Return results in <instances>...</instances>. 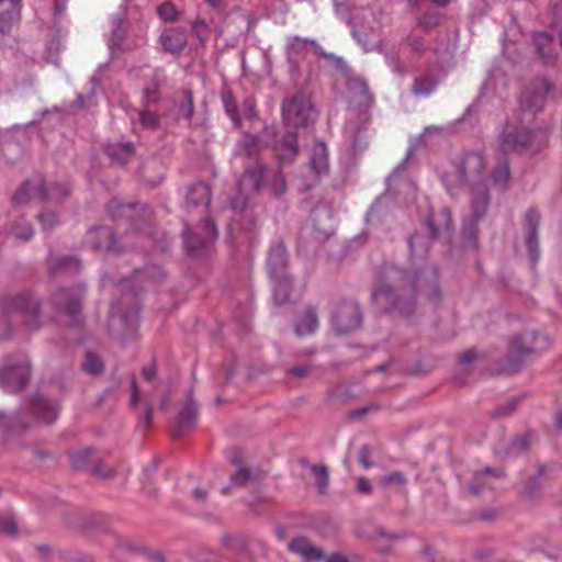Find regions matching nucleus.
Listing matches in <instances>:
<instances>
[{
    "label": "nucleus",
    "mask_w": 562,
    "mask_h": 562,
    "mask_svg": "<svg viewBox=\"0 0 562 562\" xmlns=\"http://www.w3.org/2000/svg\"><path fill=\"white\" fill-rule=\"evenodd\" d=\"M390 281V284L381 285L372 293L374 303L386 312H394L402 317L413 315L417 308L418 295L422 293L435 303L440 300L437 271L434 268L424 273L394 270Z\"/></svg>",
    "instance_id": "1"
},
{
    "label": "nucleus",
    "mask_w": 562,
    "mask_h": 562,
    "mask_svg": "<svg viewBox=\"0 0 562 562\" xmlns=\"http://www.w3.org/2000/svg\"><path fill=\"white\" fill-rule=\"evenodd\" d=\"M536 142V131L522 124L518 117H513L512 120H506L501 126L497 136V150L502 155L509 153L521 154L533 149Z\"/></svg>",
    "instance_id": "2"
},
{
    "label": "nucleus",
    "mask_w": 562,
    "mask_h": 562,
    "mask_svg": "<svg viewBox=\"0 0 562 562\" xmlns=\"http://www.w3.org/2000/svg\"><path fill=\"white\" fill-rule=\"evenodd\" d=\"M346 76V97L350 108L359 110L361 124L370 121L368 109L374 103V97L370 91L367 80L351 71L347 65V70H340Z\"/></svg>",
    "instance_id": "3"
},
{
    "label": "nucleus",
    "mask_w": 562,
    "mask_h": 562,
    "mask_svg": "<svg viewBox=\"0 0 562 562\" xmlns=\"http://www.w3.org/2000/svg\"><path fill=\"white\" fill-rule=\"evenodd\" d=\"M307 45L312 46L316 56L330 61L338 70H347V63L344 58L326 53L316 40L300 36H290L286 41L285 53L292 68H297L304 59Z\"/></svg>",
    "instance_id": "4"
},
{
    "label": "nucleus",
    "mask_w": 562,
    "mask_h": 562,
    "mask_svg": "<svg viewBox=\"0 0 562 562\" xmlns=\"http://www.w3.org/2000/svg\"><path fill=\"white\" fill-rule=\"evenodd\" d=\"M490 193L487 188L482 187L473 193L471 200V218L464 221L462 227V240L465 247L477 248V222L487 210Z\"/></svg>",
    "instance_id": "5"
},
{
    "label": "nucleus",
    "mask_w": 562,
    "mask_h": 562,
    "mask_svg": "<svg viewBox=\"0 0 562 562\" xmlns=\"http://www.w3.org/2000/svg\"><path fill=\"white\" fill-rule=\"evenodd\" d=\"M314 109L308 98L297 93L282 103L283 122L289 127L307 126L314 120Z\"/></svg>",
    "instance_id": "6"
},
{
    "label": "nucleus",
    "mask_w": 562,
    "mask_h": 562,
    "mask_svg": "<svg viewBox=\"0 0 562 562\" xmlns=\"http://www.w3.org/2000/svg\"><path fill=\"white\" fill-rule=\"evenodd\" d=\"M486 162L483 154L479 151L467 153L457 167V173L460 184H471L472 194L485 184L481 183L484 179Z\"/></svg>",
    "instance_id": "7"
},
{
    "label": "nucleus",
    "mask_w": 562,
    "mask_h": 562,
    "mask_svg": "<svg viewBox=\"0 0 562 562\" xmlns=\"http://www.w3.org/2000/svg\"><path fill=\"white\" fill-rule=\"evenodd\" d=\"M108 212L115 222L126 218L135 229H140L153 216L148 205L123 203L119 199H113L109 202Z\"/></svg>",
    "instance_id": "8"
},
{
    "label": "nucleus",
    "mask_w": 562,
    "mask_h": 562,
    "mask_svg": "<svg viewBox=\"0 0 562 562\" xmlns=\"http://www.w3.org/2000/svg\"><path fill=\"white\" fill-rule=\"evenodd\" d=\"M550 346V339L536 330H526L514 336L509 341V355L521 361L525 357L544 351Z\"/></svg>",
    "instance_id": "9"
},
{
    "label": "nucleus",
    "mask_w": 562,
    "mask_h": 562,
    "mask_svg": "<svg viewBox=\"0 0 562 562\" xmlns=\"http://www.w3.org/2000/svg\"><path fill=\"white\" fill-rule=\"evenodd\" d=\"M551 85L546 78H535L522 88L518 103L521 112L536 114L543 109Z\"/></svg>",
    "instance_id": "10"
},
{
    "label": "nucleus",
    "mask_w": 562,
    "mask_h": 562,
    "mask_svg": "<svg viewBox=\"0 0 562 562\" xmlns=\"http://www.w3.org/2000/svg\"><path fill=\"white\" fill-rule=\"evenodd\" d=\"M362 324V312L359 305L353 301H344L339 303L331 314V326L337 334H349Z\"/></svg>",
    "instance_id": "11"
},
{
    "label": "nucleus",
    "mask_w": 562,
    "mask_h": 562,
    "mask_svg": "<svg viewBox=\"0 0 562 562\" xmlns=\"http://www.w3.org/2000/svg\"><path fill=\"white\" fill-rule=\"evenodd\" d=\"M31 378V364L27 360L8 364L0 371V386L9 393L22 391Z\"/></svg>",
    "instance_id": "12"
},
{
    "label": "nucleus",
    "mask_w": 562,
    "mask_h": 562,
    "mask_svg": "<svg viewBox=\"0 0 562 562\" xmlns=\"http://www.w3.org/2000/svg\"><path fill=\"white\" fill-rule=\"evenodd\" d=\"M69 458L74 469H88L102 477H109L113 474V470L111 468L102 465L103 457L101 452L92 448H83L72 451L69 454Z\"/></svg>",
    "instance_id": "13"
},
{
    "label": "nucleus",
    "mask_w": 562,
    "mask_h": 562,
    "mask_svg": "<svg viewBox=\"0 0 562 562\" xmlns=\"http://www.w3.org/2000/svg\"><path fill=\"white\" fill-rule=\"evenodd\" d=\"M329 170L328 151L324 143H317L312 149L310 167L306 170V180L302 182V190H311L318 179Z\"/></svg>",
    "instance_id": "14"
},
{
    "label": "nucleus",
    "mask_w": 562,
    "mask_h": 562,
    "mask_svg": "<svg viewBox=\"0 0 562 562\" xmlns=\"http://www.w3.org/2000/svg\"><path fill=\"white\" fill-rule=\"evenodd\" d=\"M540 213L535 207H529L522 220L524 241L528 250V256L532 265H535L540 256L538 229L540 225Z\"/></svg>",
    "instance_id": "15"
},
{
    "label": "nucleus",
    "mask_w": 562,
    "mask_h": 562,
    "mask_svg": "<svg viewBox=\"0 0 562 562\" xmlns=\"http://www.w3.org/2000/svg\"><path fill=\"white\" fill-rule=\"evenodd\" d=\"M82 286L59 289L53 293L50 302L56 311L70 317H76L81 311Z\"/></svg>",
    "instance_id": "16"
},
{
    "label": "nucleus",
    "mask_w": 562,
    "mask_h": 562,
    "mask_svg": "<svg viewBox=\"0 0 562 562\" xmlns=\"http://www.w3.org/2000/svg\"><path fill=\"white\" fill-rule=\"evenodd\" d=\"M269 176L270 169L260 161H257L254 166L246 167L238 181L239 194L257 193L265 189Z\"/></svg>",
    "instance_id": "17"
},
{
    "label": "nucleus",
    "mask_w": 562,
    "mask_h": 562,
    "mask_svg": "<svg viewBox=\"0 0 562 562\" xmlns=\"http://www.w3.org/2000/svg\"><path fill=\"white\" fill-rule=\"evenodd\" d=\"M0 34L11 35L22 20L23 0H0Z\"/></svg>",
    "instance_id": "18"
},
{
    "label": "nucleus",
    "mask_w": 562,
    "mask_h": 562,
    "mask_svg": "<svg viewBox=\"0 0 562 562\" xmlns=\"http://www.w3.org/2000/svg\"><path fill=\"white\" fill-rule=\"evenodd\" d=\"M35 200H45V182L42 176L24 181L12 198L14 205H25Z\"/></svg>",
    "instance_id": "19"
},
{
    "label": "nucleus",
    "mask_w": 562,
    "mask_h": 562,
    "mask_svg": "<svg viewBox=\"0 0 562 562\" xmlns=\"http://www.w3.org/2000/svg\"><path fill=\"white\" fill-rule=\"evenodd\" d=\"M12 310L24 318L26 326L30 329H37L38 323V302L29 294L18 295L12 300Z\"/></svg>",
    "instance_id": "20"
},
{
    "label": "nucleus",
    "mask_w": 562,
    "mask_h": 562,
    "mask_svg": "<svg viewBox=\"0 0 562 562\" xmlns=\"http://www.w3.org/2000/svg\"><path fill=\"white\" fill-rule=\"evenodd\" d=\"M85 244L94 249L119 251L121 246L117 245L113 232L109 227H94L87 232Z\"/></svg>",
    "instance_id": "21"
},
{
    "label": "nucleus",
    "mask_w": 562,
    "mask_h": 562,
    "mask_svg": "<svg viewBox=\"0 0 562 562\" xmlns=\"http://www.w3.org/2000/svg\"><path fill=\"white\" fill-rule=\"evenodd\" d=\"M267 268L271 278L288 274V252L281 243L271 246L267 258Z\"/></svg>",
    "instance_id": "22"
},
{
    "label": "nucleus",
    "mask_w": 562,
    "mask_h": 562,
    "mask_svg": "<svg viewBox=\"0 0 562 562\" xmlns=\"http://www.w3.org/2000/svg\"><path fill=\"white\" fill-rule=\"evenodd\" d=\"M159 42L165 52L180 54L187 46V33L181 27H171L161 33Z\"/></svg>",
    "instance_id": "23"
},
{
    "label": "nucleus",
    "mask_w": 562,
    "mask_h": 562,
    "mask_svg": "<svg viewBox=\"0 0 562 562\" xmlns=\"http://www.w3.org/2000/svg\"><path fill=\"white\" fill-rule=\"evenodd\" d=\"M211 196L210 187L203 182H198L189 188L186 195L184 207L188 211L199 206L207 207L211 203Z\"/></svg>",
    "instance_id": "24"
},
{
    "label": "nucleus",
    "mask_w": 562,
    "mask_h": 562,
    "mask_svg": "<svg viewBox=\"0 0 562 562\" xmlns=\"http://www.w3.org/2000/svg\"><path fill=\"white\" fill-rule=\"evenodd\" d=\"M289 551L300 555L304 562L318 561L323 559V551L311 544L306 538L292 539L288 544Z\"/></svg>",
    "instance_id": "25"
},
{
    "label": "nucleus",
    "mask_w": 562,
    "mask_h": 562,
    "mask_svg": "<svg viewBox=\"0 0 562 562\" xmlns=\"http://www.w3.org/2000/svg\"><path fill=\"white\" fill-rule=\"evenodd\" d=\"M427 226L434 238L439 237L445 232H449L452 226L450 210L441 207L437 212H431L427 218Z\"/></svg>",
    "instance_id": "26"
},
{
    "label": "nucleus",
    "mask_w": 562,
    "mask_h": 562,
    "mask_svg": "<svg viewBox=\"0 0 562 562\" xmlns=\"http://www.w3.org/2000/svg\"><path fill=\"white\" fill-rule=\"evenodd\" d=\"M497 164L493 167L491 172V179L493 184L502 191H506L509 188L510 182V169L507 159V155L498 154Z\"/></svg>",
    "instance_id": "27"
},
{
    "label": "nucleus",
    "mask_w": 562,
    "mask_h": 562,
    "mask_svg": "<svg viewBox=\"0 0 562 562\" xmlns=\"http://www.w3.org/2000/svg\"><path fill=\"white\" fill-rule=\"evenodd\" d=\"M318 327L316 310L307 306L294 323V331L297 336L313 334Z\"/></svg>",
    "instance_id": "28"
},
{
    "label": "nucleus",
    "mask_w": 562,
    "mask_h": 562,
    "mask_svg": "<svg viewBox=\"0 0 562 562\" xmlns=\"http://www.w3.org/2000/svg\"><path fill=\"white\" fill-rule=\"evenodd\" d=\"M49 273L52 277L65 272L72 273L80 269V261L74 257L50 255L48 258Z\"/></svg>",
    "instance_id": "29"
},
{
    "label": "nucleus",
    "mask_w": 562,
    "mask_h": 562,
    "mask_svg": "<svg viewBox=\"0 0 562 562\" xmlns=\"http://www.w3.org/2000/svg\"><path fill=\"white\" fill-rule=\"evenodd\" d=\"M198 417V405L189 398L181 408L177 423L179 429L172 434L173 437H180L183 431L190 429Z\"/></svg>",
    "instance_id": "30"
},
{
    "label": "nucleus",
    "mask_w": 562,
    "mask_h": 562,
    "mask_svg": "<svg viewBox=\"0 0 562 562\" xmlns=\"http://www.w3.org/2000/svg\"><path fill=\"white\" fill-rule=\"evenodd\" d=\"M32 413L44 423H53L58 415V409L42 396H36L31 402Z\"/></svg>",
    "instance_id": "31"
},
{
    "label": "nucleus",
    "mask_w": 562,
    "mask_h": 562,
    "mask_svg": "<svg viewBox=\"0 0 562 562\" xmlns=\"http://www.w3.org/2000/svg\"><path fill=\"white\" fill-rule=\"evenodd\" d=\"M109 158L116 164H125L134 156V146L132 143H112L104 148Z\"/></svg>",
    "instance_id": "32"
},
{
    "label": "nucleus",
    "mask_w": 562,
    "mask_h": 562,
    "mask_svg": "<svg viewBox=\"0 0 562 562\" xmlns=\"http://www.w3.org/2000/svg\"><path fill=\"white\" fill-rule=\"evenodd\" d=\"M279 146H281L283 149H289V154H278L280 165L293 162L299 153L296 134L289 132L283 137Z\"/></svg>",
    "instance_id": "33"
},
{
    "label": "nucleus",
    "mask_w": 562,
    "mask_h": 562,
    "mask_svg": "<svg viewBox=\"0 0 562 562\" xmlns=\"http://www.w3.org/2000/svg\"><path fill=\"white\" fill-rule=\"evenodd\" d=\"M276 281L273 288V301L277 305L284 304L290 299V290L292 281L289 274L279 276V278H272Z\"/></svg>",
    "instance_id": "34"
},
{
    "label": "nucleus",
    "mask_w": 562,
    "mask_h": 562,
    "mask_svg": "<svg viewBox=\"0 0 562 562\" xmlns=\"http://www.w3.org/2000/svg\"><path fill=\"white\" fill-rule=\"evenodd\" d=\"M10 234L20 241H27L34 235V229L31 224L23 217L13 221L9 227Z\"/></svg>",
    "instance_id": "35"
},
{
    "label": "nucleus",
    "mask_w": 562,
    "mask_h": 562,
    "mask_svg": "<svg viewBox=\"0 0 562 562\" xmlns=\"http://www.w3.org/2000/svg\"><path fill=\"white\" fill-rule=\"evenodd\" d=\"M180 103L177 106V119L190 121L194 113L193 93L191 90H184L181 93Z\"/></svg>",
    "instance_id": "36"
},
{
    "label": "nucleus",
    "mask_w": 562,
    "mask_h": 562,
    "mask_svg": "<svg viewBox=\"0 0 562 562\" xmlns=\"http://www.w3.org/2000/svg\"><path fill=\"white\" fill-rule=\"evenodd\" d=\"M267 189L274 195H282L288 190L285 177L280 169L270 170V176L267 179Z\"/></svg>",
    "instance_id": "37"
},
{
    "label": "nucleus",
    "mask_w": 562,
    "mask_h": 562,
    "mask_svg": "<svg viewBox=\"0 0 562 562\" xmlns=\"http://www.w3.org/2000/svg\"><path fill=\"white\" fill-rule=\"evenodd\" d=\"M209 244L207 240L201 235H196L190 231V228H186L184 231V246L187 251L196 256L199 251Z\"/></svg>",
    "instance_id": "38"
},
{
    "label": "nucleus",
    "mask_w": 562,
    "mask_h": 562,
    "mask_svg": "<svg viewBox=\"0 0 562 562\" xmlns=\"http://www.w3.org/2000/svg\"><path fill=\"white\" fill-rule=\"evenodd\" d=\"M222 102L225 109L226 114L229 116V119L234 122L236 126L240 124V115L238 112V106L236 103V100L229 90H225L221 94Z\"/></svg>",
    "instance_id": "39"
},
{
    "label": "nucleus",
    "mask_w": 562,
    "mask_h": 562,
    "mask_svg": "<svg viewBox=\"0 0 562 562\" xmlns=\"http://www.w3.org/2000/svg\"><path fill=\"white\" fill-rule=\"evenodd\" d=\"M437 82L434 78L430 77H419L415 78L412 85V92L417 97H427L436 88Z\"/></svg>",
    "instance_id": "40"
},
{
    "label": "nucleus",
    "mask_w": 562,
    "mask_h": 562,
    "mask_svg": "<svg viewBox=\"0 0 562 562\" xmlns=\"http://www.w3.org/2000/svg\"><path fill=\"white\" fill-rule=\"evenodd\" d=\"M422 14L418 18L417 24L418 26L428 32L436 27L439 24L440 21V13L436 10H428V7L424 9L423 11H419Z\"/></svg>",
    "instance_id": "41"
},
{
    "label": "nucleus",
    "mask_w": 562,
    "mask_h": 562,
    "mask_svg": "<svg viewBox=\"0 0 562 562\" xmlns=\"http://www.w3.org/2000/svg\"><path fill=\"white\" fill-rule=\"evenodd\" d=\"M192 34L198 38L200 45L204 46L211 35L210 24L201 18H196L191 23Z\"/></svg>",
    "instance_id": "42"
},
{
    "label": "nucleus",
    "mask_w": 562,
    "mask_h": 562,
    "mask_svg": "<svg viewBox=\"0 0 562 562\" xmlns=\"http://www.w3.org/2000/svg\"><path fill=\"white\" fill-rule=\"evenodd\" d=\"M310 469L315 476L318 492L325 494L329 483L328 468L326 465L312 464Z\"/></svg>",
    "instance_id": "43"
},
{
    "label": "nucleus",
    "mask_w": 562,
    "mask_h": 562,
    "mask_svg": "<svg viewBox=\"0 0 562 562\" xmlns=\"http://www.w3.org/2000/svg\"><path fill=\"white\" fill-rule=\"evenodd\" d=\"M70 189L65 183H53L49 187L45 186V200L52 202H60L69 195Z\"/></svg>",
    "instance_id": "44"
},
{
    "label": "nucleus",
    "mask_w": 562,
    "mask_h": 562,
    "mask_svg": "<svg viewBox=\"0 0 562 562\" xmlns=\"http://www.w3.org/2000/svg\"><path fill=\"white\" fill-rule=\"evenodd\" d=\"M552 40L553 35H548L547 33H538L535 36L537 50L544 59H550L553 56V52L550 47Z\"/></svg>",
    "instance_id": "45"
},
{
    "label": "nucleus",
    "mask_w": 562,
    "mask_h": 562,
    "mask_svg": "<svg viewBox=\"0 0 562 562\" xmlns=\"http://www.w3.org/2000/svg\"><path fill=\"white\" fill-rule=\"evenodd\" d=\"M553 19L551 27L557 32L560 45L562 46V0H551Z\"/></svg>",
    "instance_id": "46"
},
{
    "label": "nucleus",
    "mask_w": 562,
    "mask_h": 562,
    "mask_svg": "<svg viewBox=\"0 0 562 562\" xmlns=\"http://www.w3.org/2000/svg\"><path fill=\"white\" fill-rule=\"evenodd\" d=\"M138 120L144 128L157 130L160 124L158 114L149 109L138 111Z\"/></svg>",
    "instance_id": "47"
},
{
    "label": "nucleus",
    "mask_w": 562,
    "mask_h": 562,
    "mask_svg": "<svg viewBox=\"0 0 562 562\" xmlns=\"http://www.w3.org/2000/svg\"><path fill=\"white\" fill-rule=\"evenodd\" d=\"M158 16L165 22H176L179 18V12L171 1H166L157 8Z\"/></svg>",
    "instance_id": "48"
},
{
    "label": "nucleus",
    "mask_w": 562,
    "mask_h": 562,
    "mask_svg": "<svg viewBox=\"0 0 562 562\" xmlns=\"http://www.w3.org/2000/svg\"><path fill=\"white\" fill-rule=\"evenodd\" d=\"M485 474H493V475L499 476L501 472L496 473L493 469L485 468L481 472L475 473L473 479H472V481H471V483H470V491L473 494H475V495L479 494L484 488V486L486 485V483L484 481V475Z\"/></svg>",
    "instance_id": "49"
},
{
    "label": "nucleus",
    "mask_w": 562,
    "mask_h": 562,
    "mask_svg": "<svg viewBox=\"0 0 562 562\" xmlns=\"http://www.w3.org/2000/svg\"><path fill=\"white\" fill-rule=\"evenodd\" d=\"M82 369L89 374H99L103 370V363L97 355L88 352L82 363Z\"/></svg>",
    "instance_id": "50"
},
{
    "label": "nucleus",
    "mask_w": 562,
    "mask_h": 562,
    "mask_svg": "<svg viewBox=\"0 0 562 562\" xmlns=\"http://www.w3.org/2000/svg\"><path fill=\"white\" fill-rule=\"evenodd\" d=\"M405 43L411 48V50L417 55L424 54L427 49L424 38L414 33H409L407 35Z\"/></svg>",
    "instance_id": "51"
},
{
    "label": "nucleus",
    "mask_w": 562,
    "mask_h": 562,
    "mask_svg": "<svg viewBox=\"0 0 562 562\" xmlns=\"http://www.w3.org/2000/svg\"><path fill=\"white\" fill-rule=\"evenodd\" d=\"M135 278L139 280H153L155 282H158L165 278V273L160 268L150 267L142 271L137 270L135 272Z\"/></svg>",
    "instance_id": "52"
},
{
    "label": "nucleus",
    "mask_w": 562,
    "mask_h": 562,
    "mask_svg": "<svg viewBox=\"0 0 562 562\" xmlns=\"http://www.w3.org/2000/svg\"><path fill=\"white\" fill-rule=\"evenodd\" d=\"M530 446V439L528 435H522L517 437L509 446L508 452L509 453H520L525 452L529 449Z\"/></svg>",
    "instance_id": "53"
},
{
    "label": "nucleus",
    "mask_w": 562,
    "mask_h": 562,
    "mask_svg": "<svg viewBox=\"0 0 562 562\" xmlns=\"http://www.w3.org/2000/svg\"><path fill=\"white\" fill-rule=\"evenodd\" d=\"M37 218L44 231H50L59 223L54 212H43L37 215Z\"/></svg>",
    "instance_id": "54"
},
{
    "label": "nucleus",
    "mask_w": 562,
    "mask_h": 562,
    "mask_svg": "<svg viewBox=\"0 0 562 562\" xmlns=\"http://www.w3.org/2000/svg\"><path fill=\"white\" fill-rule=\"evenodd\" d=\"M243 148L248 157L257 155L258 151V139L251 135H245L243 138Z\"/></svg>",
    "instance_id": "55"
},
{
    "label": "nucleus",
    "mask_w": 562,
    "mask_h": 562,
    "mask_svg": "<svg viewBox=\"0 0 562 562\" xmlns=\"http://www.w3.org/2000/svg\"><path fill=\"white\" fill-rule=\"evenodd\" d=\"M18 527L12 517L0 515V531L9 536L16 533Z\"/></svg>",
    "instance_id": "56"
},
{
    "label": "nucleus",
    "mask_w": 562,
    "mask_h": 562,
    "mask_svg": "<svg viewBox=\"0 0 562 562\" xmlns=\"http://www.w3.org/2000/svg\"><path fill=\"white\" fill-rule=\"evenodd\" d=\"M202 231H203L202 236L209 243L213 241L217 237V228H216L214 222L210 218H206L203 221Z\"/></svg>",
    "instance_id": "57"
},
{
    "label": "nucleus",
    "mask_w": 562,
    "mask_h": 562,
    "mask_svg": "<svg viewBox=\"0 0 562 562\" xmlns=\"http://www.w3.org/2000/svg\"><path fill=\"white\" fill-rule=\"evenodd\" d=\"M250 480V471L246 468H240L236 473L231 476L233 484L237 486L245 485Z\"/></svg>",
    "instance_id": "58"
},
{
    "label": "nucleus",
    "mask_w": 562,
    "mask_h": 562,
    "mask_svg": "<svg viewBox=\"0 0 562 562\" xmlns=\"http://www.w3.org/2000/svg\"><path fill=\"white\" fill-rule=\"evenodd\" d=\"M393 483L401 484V485L405 484L406 483L405 475L402 472L396 471V472L390 473L381 479V484L383 486H387Z\"/></svg>",
    "instance_id": "59"
},
{
    "label": "nucleus",
    "mask_w": 562,
    "mask_h": 562,
    "mask_svg": "<svg viewBox=\"0 0 562 562\" xmlns=\"http://www.w3.org/2000/svg\"><path fill=\"white\" fill-rule=\"evenodd\" d=\"M517 404H518V400L517 398L510 400L506 404L499 405L496 408L495 414L497 416L509 415V414H512L516 409Z\"/></svg>",
    "instance_id": "60"
},
{
    "label": "nucleus",
    "mask_w": 562,
    "mask_h": 562,
    "mask_svg": "<svg viewBox=\"0 0 562 562\" xmlns=\"http://www.w3.org/2000/svg\"><path fill=\"white\" fill-rule=\"evenodd\" d=\"M359 462L364 469H369L371 467V450L368 446H362L359 450Z\"/></svg>",
    "instance_id": "61"
},
{
    "label": "nucleus",
    "mask_w": 562,
    "mask_h": 562,
    "mask_svg": "<svg viewBox=\"0 0 562 562\" xmlns=\"http://www.w3.org/2000/svg\"><path fill=\"white\" fill-rule=\"evenodd\" d=\"M543 470H544V468H543V467H540V469H539V474H538L536 477L531 479V480L527 483V485H526V491H527L530 495H532V494H533V493H535V492L540 487V485H541L540 477H541V476H542V474H543Z\"/></svg>",
    "instance_id": "62"
},
{
    "label": "nucleus",
    "mask_w": 562,
    "mask_h": 562,
    "mask_svg": "<svg viewBox=\"0 0 562 562\" xmlns=\"http://www.w3.org/2000/svg\"><path fill=\"white\" fill-rule=\"evenodd\" d=\"M387 65L398 75L404 74V67L401 65L398 58L394 54H386L385 56Z\"/></svg>",
    "instance_id": "63"
},
{
    "label": "nucleus",
    "mask_w": 562,
    "mask_h": 562,
    "mask_svg": "<svg viewBox=\"0 0 562 562\" xmlns=\"http://www.w3.org/2000/svg\"><path fill=\"white\" fill-rule=\"evenodd\" d=\"M289 372H290V374H292L293 376H295L297 379H303L308 375V373L311 372V368L303 367V366H296V367L291 368L289 370Z\"/></svg>",
    "instance_id": "64"
}]
</instances>
